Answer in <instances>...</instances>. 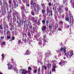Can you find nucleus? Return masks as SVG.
Returning <instances> with one entry per match:
<instances>
[{
    "label": "nucleus",
    "instance_id": "nucleus-1",
    "mask_svg": "<svg viewBox=\"0 0 74 74\" xmlns=\"http://www.w3.org/2000/svg\"><path fill=\"white\" fill-rule=\"evenodd\" d=\"M66 48H65V47H63H63H61L60 50L62 52L63 51L64 53H65L64 56H66L67 58H70V55H69L70 52L68 51L66 53Z\"/></svg>",
    "mask_w": 74,
    "mask_h": 74
},
{
    "label": "nucleus",
    "instance_id": "nucleus-2",
    "mask_svg": "<svg viewBox=\"0 0 74 74\" xmlns=\"http://www.w3.org/2000/svg\"><path fill=\"white\" fill-rule=\"evenodd\" d=\"M42 22L44 25H45L46 24V25H47V26H48L49 21L48 20H47V19L44 18L43 19V20L42 21Z\"/></svg>",
    "mask_w": 74,
    "mask_h": 74
},
{
    "label": "nucleus",
    "instance_id": "nucleus-3",
    "mask_svg": "<svg viewBox=\"0 0 74 74\" xmlns=\"http://www.w3.org/2000/svg\"><path fill=\"white\" fill-rule=\"evenodd\" d=\"M47 14H48V13L50 14V15L51 16V17H52L53 15V13H52V11H51L49 9V8H47Z\"/></svg>",
    "mask_w": 74,
    "mask_h": 74
},
{
    "label": "nucleus",
    "instance_id": "nucleus-4",
    "mask_svg": "<svg viewBox=\"0 0 74 74\" xmlns=\"http://www.w3.org/2000/svg\"><path fill=\"white\" fill-rule=\"evenodd\" d=\"M37 4H36V3H33V8H34V11L35 12H36L37 11V9H36L37 8Z\"/></svg>",
    "mask_w": 74,
    "mask_h": 74
},
{
    "label": "nucleus",
    "instance_id": "nucleus-5",
    "mask_svg": "<svg viewBox=\"0 0 74 74\" xmlns=\"http://www.w3.org/2000/svg\"><path fill=\"white\" fill-rule=\"evenodd\" d=\"M13 3L14 4V8H16L18 6V4H16V1H15V0H13Z\"/></svg>",
    "mask_w": 74,
    "mask_h": 74
},
{
    "label": "nucleus",
    "instance_id": "nucleus-6",
    "mask_svg": "<svg viewBox=\"0 0 74 74\" xmlns=\"http://www.w3.org/2000/svg\"><path fill=\"white\" fill-rule=\"evenodd\" d=\"M7 65L8 66V69L9 70H11V69H12V68H13V67H14V66H13V65H12L9 63H8L7 64Z\"/></svg>",
    "mask_w": 74,
    "mask_h": 74
},
{
    "label": "nucleus",
    "instance_id": "nucleus-7",
    "mask_svg": "<svg viewBox=\"0 0 74 74\" xmlns=\"http://www.w3.org/2000/svg\"><path fill=\"white\" fill-rule=\"evenodd\" d=\"M32 23L30 22H28V26H29V28L31 30L32 29V25H31Z\"/></svg>",
    "mask_w": 74,
    "mask_h": 74
},
{
    "label": "nucleus",
    "instance_id": "nucleus-8",
    "mask_svg": "<svg viewBox=\"0 0 74 74\" xmlns=\"http://www.w3.org/2000/svg\"><path fill=\"white\" fill-rule=\"evenodd\" d=\"M62 6L61 5H59L58 8V11L60 14L61 13V11H62Z\"/></svg>",
    "mask_w": 74,
    "mask_h": 74
},
{
    "label": "nucleus",
    "instance_id": "nucleus-9",
    "mask_svg": "<svg viewBox=\"0 0 74 74\" xmlns=\"http://www.w3.org/2000/svg\"><path fill=\"white\" fill-rule=\"evenodd\" d=\"M58 27H59V25L58 24L55 23V25L53 26V27L54 29H55L56 30L58 28Z\"/></svg>",
    "mask_w": 74,
    "mask_h": 74
},
{
    "label": "nucleus",
    "instance_id": "nucleus-10",
    "mask_svg": "<svg viewBox=\"0 0 74 74\" xmlns=\"http://www.w3.org/2000/svg\"><path fill=\"white\" fill-rule=\"evenodd\" d=\"M42 30H45L47 29V26L46 25L43 26L42 28Z\"/></svg>",
    "mask_w": 74,
    "mask_h": 74
},
{
    "label": "nucleus",
    "instance_id": "nucleus-11",
    "mask_svg": "<svg viewBox=\"0 0 74 74\" xmlns=\"http://www.w3.org/2000/svg\"><path fill=\"white\" fill-rule=\"evenodd\" d=\"M19 20H17L16 21L17 23L18 24V25H21V19H19V21H18Z\"/></svg>",
    "mask_w": 74,
    "mask_h": 74
},
{
    "label": "nucleus",
    "instance_id": "nucleus-12",
    "mask_svg": "<svg viewBox=\"0 0 74 74\" xmlns=\"http://www.w3.org/2000/svg\"><path fill=\"white\" fill-rule=\"evenodd\" d=\"M26 54L27 55H29L30 54V52L29 51L27 50L26 52Z\"/></svg>",
    "mask_w": 74,
    "mask_h": 74
},
{
    "label": "nucleus",
    "instance_id": "nucleus-13",
    "mask_svg": "<svg viewBox=\"0 0 74 74\" xmlns=\"http://www.w3.org/2000/svg\"><path fill=\"white\" fill-rule=\"evenodd\" d=\"M70 17H69V16H66L65 18V20L66 21H69V18Z\"/></svg>",
    "mask_w": 74,
    "mask_h": 74
},
{
    "label": "nucleus",
    "instance_id": "nucleus-14",
    "mask_svg": "<svg viewBox=\"0 0 74 74\" xmlns=\"http://www.w3.org/2000/svg\"><path fill=\"white\" fill-rule=\"evenodd\" d=\"M41 5H42V7L44 9H45V4L44 3H41Z\"/></svg>",
    "mask_w": 74,
    "mask_h": 74
},
{
    "label": "nucleus",
    "instance_id": "nucleus-15",
    "mask_svg": "<svg viewBox=\"0 0 74 74\" xmlns=\"http://www.w3.org/2000/svg\"><path fill=\"white\" fill-rule=\"evenodd\" d=\"M3 6H7V2L6 1H4L3 3Z\"/></svg>",
    "mask_w": 74,
    "mask_h": 74
},
{
    "label": "nucleus",
    "instance_id": "nucleus-16",
    "mask_svg": "<svg viewBox=\"0 0 74 74\" xmlns=\"http://www.w3.org/2000/svg\"><path fill=\"white\" fill-rule=\"evenodd\" d=\"M49 30H51V32H52V25H49Z\"/></svg>",
    "mask_w": 74,
    "mask_h": 74
},
{
    "label": "nucleus",
    "instance_id": "nucleus-17",
    "mask_svg": "<svg viewBox=\"0 0 74 74\" xmlns=\"http://www.w3.org/2000/svg\"><path fill=\"white\" fill-rule=\"evenodd\" d=\"M21 73L22 74H24L25 73V69H23L22 70Z\"/></svg>",
    "mask_w": 74,
    "mask_h": 74
},
{
    "label": "nucleus",
    "instance_id": "nucleus-18",
    "mask_svg": "<svg viewBox=\"0 0 74 74\" xmlns=\"http://www.w3.org/2000/svg\"><path fill=\"white\" fill-rule=\"evenodd\" d=\"M8 3L10 6L11 7V4H12V0H10L8 1Z\"/></svg>",
    "mask_w": 74,
    "mask_h": 74
},
{
    "label": "nucleus",
    "instance_id": "nucleus-19",
    "mask_svg": "<svg viewBox=\"0 0 74 74\" xmlns=\"http://www.w3.org/2000/svg\"><path fill=\"white\" fill-rule=\"evenodd\" d=\"M64 10L66 11V12H68L69 11V8L67 7H65L64 8Z\"/></svg>",
    "mask_w": 74,
    "mask_h": 74
},
{
    "label": "nucleus",
    "instance_id": "nucleus-20",
    "mask_svg": "<svg viewBox=\"0 0 74 74\" xmlns=\"http://www.w3.org/2000/svg\"><path fill=\"white\" fill-rule=\"evenodd\" d=\"M73 51H71L70 53V58H71V56L73 55Z\"/></svg>",
    "mask_w": 74,
    "mask_h": 74
},
{
    "label": "nucleus",
    "instance_id": "nucleus-21",
    "mask_svg": "<svg viewBox=\"0 0 74 74\" xmlns=\"http://www.w3.org/2000/svg\"><path fill=\"white\" fill-rule=\"evenodd\" d=\"M31 14L33 16H34L35 15V13L34 11L31 12Z\"/></svg>",
    "mask_w": 74,
    "mask_h": 74
},
{
    "label": "nucleus",
    "instance_id": "nucleus-22",
    "mask_svg": "<svg viewBox=\"0 0 74 74\" xmlns=\"http://www.w3.org/2000/svg\"><path fill=\"white\" fill-rule=\"evenodd\" d=\"M45 55L46 56V58H49V56L48 55V53H46L45 54Z\"/></svg>",
    "mask_w": 74,
    "mask_h": 74
},
{
    "label": "nucleus",
    "instance_id": "nucleus-23",
    "mask_svg": "<svg viewBox=\"0 0 74 74\" xmlns=\"http://www.w3.org/2000/svg\"><path fill=\"white\" fill-rule=\"evenodd\" d=\"M39 10H39V8H38L37 11H36V12H35V14H36L37 15V14H38V12H39Z\"/></svg>",
    "mask_w": 74,
    "mask_h": 74
},
{
    "label": "nucleus",
    "instance_id": "nucleus-24",
    "mask_svg": "<svg viewBox=\"0 0 74 74\" xmlns=\"http://www.w3.org/2000/svg\"><path fill=\"white\" fill-rule=\"evenodd\" d=\"M59 23L60 25H63V21H59Z\"/></svg>",
    "mask_w": 74,
    "mask_h": 74
},
{
    "label": "nucleus",
    "instance_id": "nucleus-25",
    "mask_svg": "<svg viewBox=\"0 0 74 74\" xmlns=\"http://www.w3.org/2000/svg\"><path fill=\"white\" fill-rule=\"evenodd\" d=\"M45 12V9H42V14H44Z\"/></svg>",
    "mask_w": 74,
    "mask_h": 74
},
{
    "label": "nucleus",
    "instance_id": "nucleus-26",
    "mask_svg": "<svg viewBox=\"0 0 74 74\" xmlns=\"http://www.w3.org/2000/svg\"><path fill=\"white\" fill-rule=\"evenodd\" d=\"M59 65H60V66H63V65H64V64H62V63L61 62H59Z\"/></svg>",
    "mask_w": 74,
    "mask_h": 74
},
{
    "label": "nucleus",
    "instance_id": "nucleus-27",
    "mask_svg": "<svg viewBox=\"0 0 74 74\" xmlns=\"http://www.w3.org/2000/svg\"><path fill=\"white\" fill-rule=\"evenodd\" d=\"M6 42H5L3 41L2 42V45H5L6 44H5Z\"/></svg>",
    "mask_w": 74,
    "mask_h": 74
},
{
    "label": "nucleus",
    "instance_id": "nucleus-28",
    "mask_svg": "<svg viewBox=\"0 0 74 74\" xmlns=\"http://www.w3.org/2000/svg\"><path fill=\"white\" fill-rule=\"evenodd\" d=\"M27 35L29 37H30V36H31V34L30 32H29L28 33H27Z\"/></svg>",
    "mask_w": 74,
    "mask_h": 74
},
{
    "label": "nucleus",
    "instance_id": "nucleus-29",
    "mask_svg": "<svg viewBox=\"0 0 74 74\" xmlns=\"http://www.w3.org/2000/svg\"><path fill=\"white\" fill-rule=\"evenodd\" d=\"M38 73H40L41 71V69H40V67H39L38 70Z\"/></svg>",
    "mask_w": 74,
    "mask_h": 74
},
{
    "label": "nucleus",
    "instance_id": "nucleus-30",
    "mask_svg": "<svg viewBox=\"0 0 74 74\" xmlns=\"http://www.w3.org/2000/svg\"><path fill=\"white\" fill-rule=\"evenodd\" d=\"M73 18V17L71 16H70L69 17V19L70 20V22H69L70 23H71V18Z\"/></svg>",
    "mask_w": 74,
    "mask_h": 74
},
{
    "label": "nucleus",
    "instance_id": "nucleus-31",
    "mask_svg": "<svg viewBox=\"0 0 74 74\" xmlns=\"http://www.w3.org/2000/svg\"><path fill=\"white\" fill-rule=\"evenodd\" d=\"M47 42V40H45L44 41V45H43V46H44V45H46V42Z\"/></svg>",
    "mask_w": 74,
    "mask_h": 74
},
{
    "label": "nucleus",
    "instance_id": "nucleus-32",
    "mask_svg": "<svg viewBox=\"0 0 74 74\" xmlns=\"http://www.w3.org/2000/svg\"><path fill=\"white\" fill-rule=\"evenodd\" d=\"M27 38V42H29V43H30V40H29V37H28Z\"/></svg>",
    "mask_w": 74,
    "mask_h": 74
},
{
    "label": "nucleus",
    "instance_id": "nucleus-33",
    "mask_svg": "<svg viewBox=\"0 0 74 74\" xmlns=\"http://www.w3.org/2000/svg\"><path fill=\"white\" fill-rule=\"evenodd\" d=\"M21 42V40L20 39L18 41V44H20Z\"/></svg>",
    "mask_w": 74,
    "mask_h": 74
},
{
    "label": "nucleus",
    "instance_id": "nucleus-34",
    "mask_svg": "<svg viewBox=\"0 0 74 74\" xmlns=\"http://www.w3.org/2000/svg\"><path fill=\"white\" fill-rule=\"evenodd\" d=\"M38 44L40 45V46H41V45H42V42H39L38 43Z\"/></svg>",
    "mask_w": 74,
    "mask_h": 74
},
{
    "label": "nucleus",
    "instance_id": "nucleus-35",
    "mask_svg": "<svg viewBox=\"0 0 74 74\" xmlns=\"http://www.w3.org/2000/svg\"><path fill=\"white\" fill-rule=\"evenodd\" d=\"M62 18L64 19V14H63L61 16Z\"/></svg>",
    "mask_w": 74,
    "mask_h": 74
},
{
    "label": "nucleus",
    "instance_id": "nucleus-36",
    "mask_svg": "<svg viewBox=\"0 0 74 74\" xmlns=\"http://www.w3.org/2000/svg\"><path fill=\"white\" fill-rule=\"evenodd\" d=\"M67 0H63V4H65V3H66V1Z\"/></svg>",
    "mask_w": 74,
    "mask_h": 74
},
{
    "label": "nucleus",
    "instance_id": "nucleus-37",
    "mask_svg": "<svg viewBox=\"0 0 74 74\" xmlns=\"http://www.w3.org/2000/svg\"><path fill=\"white\" fill-rule=\"evenodd\" d=\"M37 69H36L35 70H34L33 71L34 73H35V74H36L37 73Z\"/></svg>",
    "mask_w": 74,
    "mask_h": 74
},
{
    "label": "nucleus",
    "instance_id": "nucleus-38",
    "mask_svg": "<svg viewBox=\"0 0 74 74\" xmlns=\"http://www.w3.org/2000/svg\"><path fill=\"white\" fill-rule=\"evenodd\" d=\"M46 34H44L43 35V38L44 39H45V38H46Z\"/></svg>",
    "mask_w": 74,
    "mask_h": 74
},
{
    "label": "nucleus",
    "instance_id": "nucleus-39",
    "mask_svg": "<svg viewBox=\"0 0 74 74\" xmlns=\"http://www.w3.org/2000/svg\"><path fill=\"white\" fill-rule=\"evenodd\" d=\"M33 1L32 0L31 1V2H30V5H33Z\"/></svg>",
    "mask_w": 74,
    "mask_h": 74
},
{
    "label": "nucleus",
    "instance_id": "nucleus-40",
    "mask_svg": "<svg viewBox=\"0 0 74 74\" xmlns=\"http://www.w3.org/2000/svg\"><path fill=\"white\" fill-rule=\"evenodd\" d=\"M3 26H1V25H0V29H1L2 30H3Z\"/></svg>",
    "mask_w": 74,
    "mask_h": 74
},
{
    "label": "nucleus",
    "instance_id": "nucleus-41",
    "mask_svg": "<svg viewBox=\"0 0 74 74\" xmlns=\"http://www.w3.org/2000/svg\"><path fill=\"white\" fill-rule=\"evenodd\" d=\"M28 70H30L31 71V70H32V68L31 67H29L28 68Z\"/></svg>",
    "mask_w": 74,
    "mask_h": 74
},
{
    "label": "nucleus",
    "instance_id": "nucleus-42",
    "mask_svg": "<svg viewBox=\"0 0 74 74\" xmlns=\"http://www.w3.org/2000/svg\"><path fill=\"white\" fill-rule=\"evenodd\" d=\"M42 31L43 32V33H45V32H46V33H47V34H48V32H47L45 30H42Z\"/></svg>",
    "mask_w": 74,
    "mask_h": 74
},
{
    "label": "nucleus",
    "instance_id": "nucleus-43",
    "mask_svg": "<svg viewBox=\"0 0 74 74\" xmlns=\"http://www.w3.org/2000/svg\"><path fill=\"white\" fill-rule=\"evenodd\" d=\"M7 38L8 40H9V39H11V37L9 36H7Z\"/></svg>",
    "mask_w": 74,
    "mask_h": 74
},
{
    "label": "nucleus",
    "instance_id": "nucleus-44",
    "mask_svg": "<svg viewBox=\"0 0 74 74\" xmlns=\"http://www.w3.org/2000/svg\"><path fill=\"white\" fill-rule=\"evenodd\" d=\"M1 39H2V40H3L4 38V36H2L1 37Z\"/></svg>",
    "mask_w": 74,
    "mask_h": 74
},
{
    "label": "nucleus",
    "instance_id": "nucleus-45",
    "mask_svg": "<svg viewBox=\"0 0 74 74\" xmlns=\"http://www.w3.org/2000/svg\"><path fill=\"white\" fill-rule=\"evenodd\" d=\"M17 16V20H19V18H20V16H19V15L18 16H18Z\"/></svg>",
    "mask_w": 74,
    "mask_h": 74
},
{
    "label": "nucleus",
    "instance_id": "nucleus-46",
    "mask_svg": "<svg viewBox=\"0 0 74 74\" xmlns=\"http://www.w3.org/2000/svg\"><path fill=\"white\" fill-rule=\"evenodd\" d=\"M58 30L59 31H62V29L61 28H59L58 29Z\"/></svg>",
    "mask_w": 74,
    "mask_h": 74
},
{
    "label": "nucleus",
    "instance_id": "nucleus-47",
    "mask_svg": "<svg viewBox=\"0 0 74 74\" xmlns=\"http://www.w3.org/2000/svg\"><path fill=\"white\" fill-rule=\"evenodd\" d=\"M49 7H50V6H51V3L50 2H49L48 4Z\"/></svg>",
    "mask_w": 74,
    "mask_h": 74
},
{
    "label": "nucleus",
    "instance_id": "nucleus-48",
    "mask_svg": "<svg viewBox=\"0 0 74 74\" xmlns=\"http://www.w3.org/2000/svg\"><path fill=\"white\" fill-rule=\"evenodd\" d=\"M23 35H25V37H27V35H26V34L25 33H23Z\"/></svg>",
    "mask_w": 74,
    "mask_h": 74
},
{
    "label": "nucleus",
    "instance_id": "nucleus-49",
    "mask_svg": "<svg viewBox=\"0 0 74 74\" xmlns=\"http://www.w3.org/2000/svg\"><path fill=\"white\" fill-rule=\"evenodd\" d=\"M32 29L33 30V31H34V32L35 31L36 29H35V27H33Z\"/></svg>",
    "mask_w": 74,
    "mask_h": 74
},
{
    "label": "nucleus",
    "instance_id": "nucleus-50",
    "mask_svg": "<svg viewBox=\"0 0 74 74\" xmlns=\"http://www.w3.org/2000/svg\"><path fill=\"white\" fill-rule=\"evenodd\" d=\"M12 40H15V37L14 36H12Z\"/></svg>",
    "mask_w": 74,
    "mask_h": 74
},
{
    "label": "nucleus",
    "instance_id": "nucleus-51",
    "mask_svg": "<svg viewBox=\"0 0 74 74\" xmlns=\"http://www.w3.org/2000/svg\"><path fill=\"white\" fill-rule=\"evenodd\" d=\"M56 71V70H55V68H53V69H52V71Z\"/></svg>",
    "mask_w": 74,
    "mask_h": 74
},
{
    "label": "nucleus",
    "instance_id": "nucleus-52",
    "mask_svg": "<svg viewBox=\"0 0 74 74\" xmlns=\"http://www.w3.org/2000/svg\"><path fill=\"white\" fill-rule=\"evenodd\" d=\"M14 72H16L17 71V69H14Z\"/></svg>",
    "mask_w": 74,
    "mask_h": 74
},
{
    "label": "nucleus",
    "instance_id": "nucleus-53",
    "mask_svg": "<svg viewBox=\"0 0 74 74\" xmlns=\"http://www.w3.org/2000/svg\"><path fill=\"white\" fill-rule=\"evenodd\" d=\"M23 2L24 3H26V2H27V0H24V1H23Z\"/></svg>",
    "mask_w": 74,
    "mask_h": 74
},
{
    "label": "nucleus",
    "instance_id": "nucleus-54",
    "mask_svg": "<svg viewBox=\"0 0 74 74\" xmlns=\"http://www.w3.org/2000/svg\"><path fill=\"white\" fill-rule=\"evenodd\" d=\"M47 67H48V69H49V64H47Z\"/></svg>",
    "mask_w": 74,
    "mask_h": 74
},
{
    "label": "nucleus",
    "instance_id": "nucleus-55",
    "mask_svg": "<svg viewBox=\"0 0 74 74\" xmlns=\"http://www.w3.org/2000/svg\"><path fill=\"white\" fill-rule=\"evenodd\" d=\"M4 54H2L1 55V56L2 57V58H3V59H4Z\"/></svg>",
    "mask_w": 74,
    "mask_h": 74
},
{
    "label": "nucleus",
    "instance_id": "nucleus-56",
    "mask_svg": "<svg viewBox=\"0 0 74 74\" xmlns=\"http://www.w3.org/2000/svg\"><path fill=\"white\" fill-rule=\"evenodd\" d=\"M24 27H25V28H26V27H27V24H26V26L25 25V24H24Z\"/></svg>",
    "mask_w": 74,
    "mask_h": 74
},
{
    "label": "nucleus",
    "instance_id": "nucleus-57",
    "mask_svg": "<svg viewBox=\"0 0 74 74\" xmlns=\"http://www.w3.org/2000/svg\"><path fill=\"white\" fill-rule=\"evenodd\" d=\"M2 4V1H0V5H1Z\"/></svg>",
    "mask_w": 74,
    "mask_h": 74
},
{
    "label": "nucleus",
    "instance_id": "nucleus-58",
    "mask_svg": "<svg viewBox=\"0 0 74 74\" xmlns=\"http://www.w3.org/2000/svg\"><path fill=\"white\" fill-rule=\"evenodd\" d=\"M66 27L67 28H69L70 27V25H67Z\"/></svg>",
    "mask_w": 74,
    "mask_h": 74
},
{
    "label": "nucleus",
    "instance_id": "nucleus-59",
    "mask_svg": "<svg viewBox=\"0 0 74 74\" xmlns=\"http://www.w3.org/2000/svg\"><path fill=\"white\" fill-rule=\"evenodd\" d=\"M53 69H56V66L54 65H53Z\"/></svg>",
    "mask_w": 74,
    "mask_h": 74
},
{
    "label": "nucleus",
    "instance_id": "nucleus-60",
    "mask_svg": "<svg viewBox=\"0 0 74 74\" xmlns=\"http://www.w3.org/2000/svg\"><path fill=\"white\" fill-rule=\"evenodd\" d=\"M44 68L45 69H47V67H46V66H44Z\"/></svg>",
    "mask_w": 74,
    "mask_h": 74
},
{
    "label": "nucleus",
    "instance_id": "nucleus-61",
    "mask_svg": "<svg viewBox=\"0 0 74 74\" xmlns=\"http://www.w3.org/2000/svg\"><path fill=\"white\" fill-rule=\"evenodd\" d=\"M51 32H52V33H53V32H52V31H51L50 32H49V35H51Z\"/></svg>",
    "mask_w": 74,
    "mask_h": 74
},
{
    "label": "nucleus",
    "instance_id": "nucleus-62",
    "mask_svg": "<svg viewBox=\"0 0 74 74\" xmlns=\"http://www.w3.org/2000/svg\"><path fill=\"white\" fill-rule=\"evenodd\" d=\"M9 32H10V31H8L6 32V34H7V35H8V33H9Z\"/></svg>",
    "mask_w": 74,
    "mask_h": 74
},
{
    "label": "nucleus",
    "instance_id": "nucleus-63",
    "mask_svg": "<svg viewBox=\"0 0 74 74\" xmlns=\"http://www.w3.org/2000/svg\"><path fill=\"white\" fill-rule=\"evenodd\" d=\"M40 19L38 20L37 23H40Z\"/></svg>",
    "mask_w": 74,
    "mask_h": 74
},
{
    "label": "nucleus",
    "instance_id": "nucleus-64",
    "mask_svg": "<svg viewBox=\"0 0 74 74\" xmlns=\"http://www.w3.org/2000/svg\"><path fill=\"white\" fill-rule=\"evenodd\" d=\"M24 41L25 42V43H26V39H25L24 40Z\"/></svg>",
    "mask_w": 74,
    "mask_h": 74
}]
</instances>
